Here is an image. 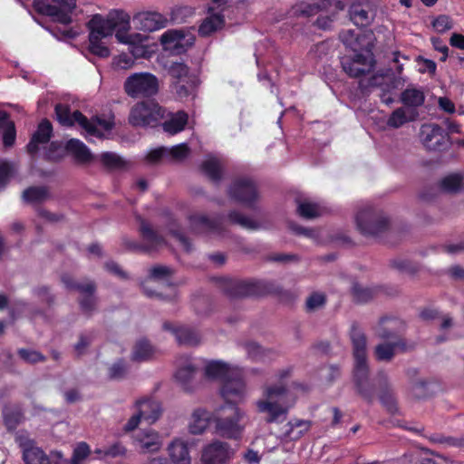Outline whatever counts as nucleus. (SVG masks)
Masks as SVG:
<instances>
[{"mask_svg":"<svg viewBox=\"0 0 464 464\" xmlns=\"http://www.w3.org/2000/svg\"><path fill=\"white\" fill-rule=\"evenodd\" d=\"M134 58L128 53H121L113 58L112 64L115 69L128 70L134 65Z\"/></svg>","mask_w":464,"mask_h":464,"instance_id":"55","label":"nucleus"},{"mask_svg":"<svg viewBox=\"0 0 464 464\" xmlns=\"http://www.w3.org/2000/svg\"><path fill=\"white\" fill-rule=\"evenodd\" d=\"M167 452L173 464H191L188 445L183 439H173L167 447Z\"/></svg>","mask_w":464,"mask_h":464,"instance_id":"21","label":"nucleus"},{"mask_svg":"<svg viewBox=\"0 0 464 464\" xmlns=\"http://www.w3.org/2000/svg\"><path fill=\"white\" fill-rule=\"evenodd\" d=\"M92 340V334H82L78 343L74 345V349L78 354L83 353L85 348L91 343Z\"/></svg>","mask_w":464,"mask_h":464,"instance_id":"64","label":"nucleus"},{"mask_svg":"<svg viewBox=\"0 0 464 464\" xmlns=\"http://www.w3.org/2000/svg\"><path fill=\"white\" fill-rule=\"evenodd\" d=\"M134 444L141 453L158 452L163 445L160 433L152 429H143L134 435Z\"/></svg>","mask_w":464,"mask_h":464,"instance_id":"18","label":"nucleus"},{"mask_svg":"<svg viewBox=\"0 0 464 464\" xmlns=\"http://www.w3.org/2000/svg\"><path fill=\"white\" fill-rule=\"evenodd\" d=\"M169 72L175 79V82L196 78L195 75L189 73L188 67L183 63H173L169 69Z\"/></svg>","mask_w":464,"mask_h":464,"instance_id":"47","label":"nucleus"},{"mask_svg":"<svg viewBox=\"0 0 464 464\" xmlns=\"http://www.w3.org/2000/svg\"><path fill=\"white\" fill-rule=\"evenodd\" d=\"M184 35L176 30H168L160 37V43L165 48L176 47L179 44Z\"/></svg>","mask_w":464,"mask_h":464,"instance_id":"50","label":"nucleus"},{"mask_svg":"<svg viewBox=\"0 0 464 464\" xmlns=\"http://www.w3.org/2000/svg\"><path fill=\"white\" fill-rule=\"evenodd\" d=\"M225 24L224 15L219 13H213V9H208V16L202 21L198 28V34L201 36H208L211 34L221 29Z\"/></svg>","mask_w":464,"mask_h":464,"instance_id":"27","label":"nucleus"},{"mask_svg":"<svg viewBox=\"0 0 464 464\" xmlns=\"http://www.w3.org/2000/svg\"><path fill=\"white\" fill-rule=\"evenodd\" d=\"M420 137L422 144L430 150H442L448 146V134L438 124H423Z\"/></svg>","mask_w":464,"mask_h":464,"instance_id":"15","label":"nucleus"},{"mask_svg":"<svg viewBox=\"0 0 464 464\" xmlns=\"http://www.w3.org/2000/svg\"><path fill=\"white\" fill-rule=\"evenodd\" d=\"M312 422L304 420H295L287 423L285 437L291 440H296L304 436L310 429Z\"/></svg>","mask_w":464,"mask_h":464,"instance_id":"37","label":"nucleus"},{"mask_svg":"<svg viewBox=\"0 0 464 464\" xmlns=\"http://www.w3.org/2000/svg\"><path fill=\"white\" fill-rule=\"evenodd\" d=\"M191 228L198 233H208L221 236L223 233L224 218L218 217L214 219L205 215L196 214L189 217Z\"/></svg>","mask_w":464,"mask_h":464,"instance_id":"19","label":"nucleus"},{"mask_svg":"<svg viewBox=\"0 0 464 464\" xmlns=\"http://www.w3.org/2000/svg\"><path fill=\"white\" fill-rule=\"evenodd\" d=\"M352 293L357 303H367L373 298L374 291L368 287H363L358 283H354L352 287Z\"/></svg>","mask_w":464,"mask_h":464,"instance_id":"49","label":"nucleus"},{"mask_svg":"<svg viewBox=\"0 0 464 464\" xmlns=\"http://www.w3.org/2000/svg\"><path fill=\"white\" fill-rule=\"evenodd\" d=\"M45 187H30L23 192V198L28 203H40L48 198Z\"/></svg>","mask_w":464,"mask_h":464,"instance_id":"45","label":"nucleus"},{"mask_svg":"<svg viewBox=\"0 0 464 464\" xmlns=\"http://www.w3.org/2000/svg\"><path fill=\"white\" fill-rule=\"evenodd\" d=\"M37 13L50 16L54 22L69 24L77 7L76 0H34Z\"/></svg>","mask_w":464,"mask_h":464,"instance_id":"9","label":"nucleus"},{"mask_svg":"<svg viewBox=\"0 0 464 464\" xmlns=\"http://www.w3.org/2000/svg\"><path fill=\"white\" fill-rule=\"evenodd\" d=\"M65 148L80 162H88L92 159V155L86 145L77 139L68 140Z\"/></svg>","mask_w":464,"mask_h":464,"instance_id":"34","label":"nucleus"},{"mask_svg":"<svg viewBox=\"0 0 464 464\" xmlns=\"http://www.w3.org/2000/svg\"><path fill=\"white\" fill-rule=\"evenodd\" d=\"M18 354L26 362L36 363L45 361V357L39 352L29 349H19Z\"/></svg>","mask_w":464,"mask_h":464,"instance_id":"56","label":"nucleus"},{"mask_svg":"<svg viewBox=\"0 0 464 464\" xmlns=\"http://www.w3.org/2000/svg\"><path fill=\"white\" fill-rule=\"evenodd\" d=\"M189 153V149L186 143H180L171 148H167L168 158L174 160H182Z\"/></svg>","mask_w":464,"mask_h":464,"instance_id":"52","label":"nucleus"},{"mask_svg":"<svg viewBox=\"0 0 464 464\" xmlns=\"http://www.w3.org/2000/svg\"><path fill=\"white\" fill-rule=\"evenodd\" d=\"M15 128L14 122H8L3 133V143L5 147H11L15 141Z\"/></svg>","mask_w":464,"mask_h":464,"instance_id":"59","label":"nucleus"},{"mask_svg":"<svg viewBox=\"0 0 464 464\" xmlns=\"http://www.w3.org/2000/svg\"><path fill=\"white\" fill-rule=\"evenodd\" d=\"M325 297L323 294L314 293L306 300L307 310H314L324 305Z\"/></svg>","mask_w":464,"mask_h":464,"instance_id":"60","label":"nucleus"},{"mask_svg":"<svg viewBox=\"0 0 464 464\" xmlns=\"http://www.w3.org/2000/svg\"><path fill=\"white\" fill-rule=\"evenodd\" d=\"M90 447L86 442H80L73 450L71 464H81L90 454Z\"/></svg>","mask_w":464,"mask_h":464,"instance_id":"54","label":"nucleus"},{"mask_svg":"<svg viewBox=\"0 0 464 464\" xmlns=\"http://www.w3.org/2000/svg\"><path fill=\"white\" fill-rule=\"evenodd\" d=\"M229 195L235 200L249 207H252L258 198L256 184L246 178L236 179L229 188Z\"/></svg>","mask_w":464,"mask_h":464,"instance_id":"17","label":"nucleus"},{"mask_svg":"<svg viewBox=\"0 0 464 464\" xmlns=\"http://www.w3.org/2000/svg\"><path fill=\"white\" fill-rule=\"evenodd\" d=\"M53 127L49 121L44 120L38 125L37 130L34 133L30 142L27 145V150L30 154H34L40 144H46L52 136Z\"/></svg>","mask_w":464,"mask_h":464,"instance_id":"24","label":"nucleus"},{"mask_svg":"<svg viewBox=\"0 0 464 464\" xmlns=\"http://www.w3.org/2000/svg\"><path fill=\"white\" fill-rule=\"evenodd\" d=\"M354 358L353 381L358 393L367 401L373 399L374 389L369 382V367L367 363L366 336L356 325L353 324L350 332Z\"/></svg>","mask_w":464,"mask_h":464,"instance_id":"4","label":"nucleus"},{"mask_svg":"<svg viewBox=\"0 0 464 464\" xmlns=\"http://www.w3.org/2000/svg\"><path fill=\"white\" fill-rule=\"evenodd\" d=\"M197 86V78L187 79L186 81H179L173 82V89L179 98H186L191 95Z\"/></svg>","mask_w":464,"mask_h":464,"instance_id":"46","label":"nucleus"},{"mask_svg":"<svg viewBox=\"0 0 464 464\" xmlns=\"http://www.w3.org/2000/svg\"><path fill=\"white\" fill-rule=\"evenodd\" d=\"M381 401L386 407L389 412L394 413L397 411L396 401L392 394H382L381 396Z\"/></svg>","mask_w":464,"mask_h":464,"instance_id":"63","label":"nucleus"},{"mask_svg":"<svg viewBox=\"0 0 464 464\" xmlns=\"http://www.w3.org/2000/svg\"><path fill=\"white\" fill-rule=\"evenodd\" d=\"M125 11L111 9L106 15L101 14H92L86 23L88 34V52L100 58H107L111 51L102 42V39L117 34L121 26L126 24L124 20Z\"/></svg>","mask_w":464,"mask_h":464,"instance_id":"1","label":"nucleus"},{"mask_svg":"<svg viewBox=\"0 0 464 464\" xmlns=\"http://www.w3.org/2000/svg\"><path fill=\"white\" fill-rule=\"evenodd\" d=\"M127 372V363L123 360H119L109 368L108 374L110 379L119 380L123 378Z\"/></svg>","mask_w":464,"mask_h":464,"instance_id":"53","label":"nucleus"},{"mask_svg":"<svg viewBox=\"0 0 464 464\" xmlns=\"http://www.w3.org/2000/svg\"><path fill=\"white\" fill-rule=\"evenodd\" d=\"M163 158H168L166 147H160V148L152 150L147 155V160L150 163H157Z\"/></svg>","mask_w":464,"mask_h":464,"instance_id":"61","label":"nucleus"},{"mask_svg":"<svg viewBox=\"0 0 464 464\" xmlns=\"http://www.w3.org/2000/svg\"><path fill=\"white\" fill-rule=\"evenodd\" d=\"M215 412H210L203 408L195 409L188 423V430L193 435L203 434L211 421L214 422Z\"/></svg>","mask_w":464,"mask_h":464,"instance_id":"22","label":"nucleus"},{"mask_svg":"<svg viewBox=\"0 0 464 464\" xmlns=\"http://www.w3.org/2000/svg\"><path fill=\"white\" fill-rule=\"evenodd\" d=\"M133 22L137 29L154 32L165 28L168 19L158 12H141L134 15Z\"/></svg>","mask_w":464,"mask_h":464,"instance_id":"20","label":"nucleus"},{"mask_svg":"<svg viewBox=\"0 0 464 464\" xmlns=\"http://www.w3.org/2000/svg\"><path fill=\"white\" fill-rule=\"evenodd\" d=\"M441 188L449 193H456L464 187V175L456 173L447 176L441 180Z\"/></svg>","mask_w":464,"mask_h":464,"instance_id":"43","label":"nucleus"},{"mask_svg":"<svg viewBox=\"0 0 464 464\" xmlns=\"http://www.w3.org/2000/svg\"><path fill=\"white\" fill-rule=\"evenodd\" d=\"M372 44L370 41L367 42V46L364 50L354 52L353 57H343L341 64L343 70L351 77H360L370 72L374 66V58L372 52Z\"/></svg>","mask_w":464,"mask_h":464,"instance_id":"11","label":"nucleus"},{"mask_svg":"<svg viewBox=\"0 0 464 464\" xmlns=\"http://www.w3.org/2000/svg\"><path fill=\"white\" fill-rule=\"evenodd\" d=\"M343 9L341 1L313 0L311 2H301L292 8L295 15L314 16L319 14L316 19V25L324 30L330 28L338 11Z\"/></svg>","mask_w":464,"mask_h":464,"instance_id":"6","label":"nucleus"},{"mask_svg":"<svg viewBox=\"0 0 464 464\" xmlns=\"http://www.w3.org/2000/svg\"><path fill=\"white\" fill-rule=\"evenodd\" d=\"M23 448V459L25 464H50L48 456L42 449L34 446L33 441L28 440Z\"/></svg>","mask_w":464,"mask_h":464,"instance_id":"29","label":"nucleus"},{"mask_svg":"<svg viewBox=\"0 0 464 464\" xmlns=\"http://www.w3.org/2000/svg\"><path fill=\"white\" fill-rule=\"evenodd\" d=\"M154 352V348L147 340H140L133 347L131 359L136 362H144L150 359Z\"/></svg>","mask_w":464,"mask_h":464,"instance_id":"40","label":"nucleus"},{"mask_svg":"<svg viewBox=\"0 0 464 464\" xmlns=\"http://www.w3.org/2000/svg\"><path fill=\"white\" fill-rule=\"evenodd\" d=\"M236 454L231 445L220 440H213L201 451L202 464H230Z\"/></svg>","mask_w":464,"mask_h":464,"instance_id":"13","label":"nucleus"},{"mask_svg":"<svg viewBox=\"0 0 464 464\" xmlns=\"http://www.w3.org/2000/svg\"><path fill=\"white\" fill-rule=\"evenodd\" d=\"M163 328L171 332L179 344L196 345L199 343L198 334L188 327H174L170 323H164Z\"/></svg>","mask_w":464,"mask_h":464,"instance_id":"25","label":"nucleus"},{"mask_svg":"<svg viewBox=\"0 0 464 464\" xmlns=\"http://www.w3.org/2000/svg\"><path fill=\"white\" fill-rule=\"evenodd\" d=\"M164 109L153 101L138 102L132 107L129 121L133 126H153L164 116Z\"/></svg>","mask_w":464,"mask_h":464,"instance_id":"12","label":"nucleus"},{"mask_svg":"<svg viewBox=\"0 0 464 464\" xmlns=\"http://www.w3.org/2000/svg\"><path fill=\"white\" fill-rule=\"evenodd\" d=\"M205 376L222 382L221 396L227 402H240L246 396V383L241 368L223 361H209L205 365Z\"/></svg>","mask_w":464,"mask_h":464,"instance_id":"2","label":"nucleus"},{"mask_svg":"<svg viewBox=\"0 0 464 464\" xmlns=\"http://www.w3.org/2000/svg\"><path fill=\"white\" fill-rule=\"evenodd\" d=\"M203 172L214 182H218L222 178V167L218 159L209 157L201 165Z\"/></svg>","mask_w":464,"mask_h":464,"instance_id":"38","label":"nucleus"},{"mask_svg":"<svg viewBox=\"0 0 464 464\" xmlns=\"http://www.w3.org/2000/svg\"><path fill=\"white\" fill-rule=\"evenodd\" d=\"M62 282L67 289L76 290L82 295L80 300V305L83 312L90 313L94 310L96 306V298L94 296L96 285L92 281L87 280L82 283H75L69 275H63Z\"/></svg>","mask_w":464,"mask_h":464,"instance_id":"14","label":"nucleus"},{"mask_svg":"<svg viewBox=\"0 0 464 464\" xmlns=\"http://www.w3.org/2000/svg\"><path fill=\"white\" fill-rule=\"evenodd\" d=\"M291 372V367L281 370L278 372L280 383L266 386L263 391L264 399L256 402L259 412L268 413L267 422H276L281 416L285 417L295 401V396L282 382L290 376Z\"/></svg>","mask_w":464,"mask_h":464,"instance_id":"3","label":"nucleus"},{"mask_svg":"<svg viewBox=\"0 0 464 464\" xmlns=\"http://www.w3.org/2000/svg\"><path fill=\"white\" fill-rule=\"evenodd\" d=\"M102 163L110 169H121L124 167V160L113 152H104L101 155Z\"/></svg>","mask_w":464,"mask_h":464,"instance_id":"51","label":"nucleus"},{"mask_svg":"<svg viewBox=\"0 0 464 464\" xmlns=\"http://www.w3.org/2000/svg\"><path fill=\"white\" fill-rule=\"evenodd\" d=\"M229 403L232 404L228 408L229 413L225 412V406H221L215 411V433L222 438L240 440L246 428L242 422L246 413L236 405L237 402Z\"/></svg>","mask_w":464,"mask_h":464,"instance_id":"7","label":"nucleus"},{"mask_svg":"<svg viewBox=\"0 0 464 464\" xmlns=\"http://www.w3.org/2000/svg\"><path fill=\"white\" fill-rule=\"evenodd\" d=\"M356 226L364 236H378L387 230L389 221L382 211L366 204L355 217Z\"/></svg>","mask_w":464,"mask_h":464,"instance_id":"8","label":"nucleus"},{"mask_svg":"<svg viewBox=\"0 0 464 464\" xmlns=\"http://www.w3.org/2000/svg\"><path fill=\"white\" fill-rule=\"evenodd\" d=\"M350 16L351 20L357 26H366L372 19L369 11L362 5H353L350 9Z\"/></svg>","mask_w":464,"mask_h":464,"instance_id":"42","label":"nucleus"},{"mask_svg":"<svg viewBox=\"0 0 464 464\" xmlns=\"http://www.w3.org/2000/svg\"><path fill=\"white\" fill-rule=\"evenodd\" d=\"M124 20L126 21V24L121 25L120 30H117V34H115V38L117 41L121 44L128 45L142 44L147 39V37L139 33L130 34V16L126 12Z\"/></svg>","mask_w":464,"mask_h":464,"instance_id":"26","label":"nucleus"},{"mask_svg":"<svg viewBox=\"0 0 464 464\" xmlns=\"http://www.w3.org/2000/svg\"><path fill=\"white\" fill-rule=\"evenodd\" d=\"M339 37L343 44L353 52L364 50L367 46V43L363 44V42L366 40L368 35L365 34H355L352 29L342 31Z\"/></svg>","mask_w":464,"mask_h":464,"instance_id":"31","label":"nucleus"},{"mask_svg":"<svg viewBox=\"0 0 464 464\" xmlns=\"http://www.w3.org/2000/svg\"><path fill=\"white\" fill-rule=\"evenodd\" d=\"M195 374L196 368L190 361L186 360L184 365L179 364L175 378L185 390L188 391L192 388Z\"/></svg>","mask_w":464,"mask_h":464,"instance_id":"33","label":"nucleus"},{"mask_svg":"<svg viewBox=\"0 0 464 464\" xmlns=\"http://www.w3.org/2000/svg\"><path fill=\"white\" fill-rule=\"evenodd\" d=\"M401 101L407 108H416L423 104L425 95L420 89L409 87L401 92Z\"/></svg>","mask_w":464,"mask_h":464,"instance_id":"35","label":"nucleus"},{"mask_svg":"<svg viewBox=\"0 0 464 464\" xmlns=\"http://www.w3.org/2000/svg\"><path fill=\"white\" fill-rule=\"evenodd\" d=\"M141 236L145 241V246L140 249L145 252L156 250L165 244L164 239L158 236L150 227V224L144 220L140 221V227Z\"/></svg>","mask_w":464,"mask_h":464,"instance_id":"28","label":"nucleus"},{"mask_svg":"<svg viewBox=\"0 0 464 464\" xmlns=\"http://www.w3.org/2000/svg\"><path fill=\"white\" fill-rule=\"evenodd\" d=\"M220 287L231 298L256 295L260 293L258 283L230 278H221Z\"/></svg>","mask_w":464,"mask_h":464,"instance_id":"16","label":"nucleus"},{"mask_svg":"<svg viewBox=\"0 0 464 464\" xmlns=\"http://www.w3.org/2000/svg\"><path fill=\"white\" fill-rule=\"evenodd\" d=\"M417 117V112L410 108L401 107L392 111L387 120L389 127L398 129L407 122L413 121Z\"/></svg>","mask_w":464,"mask_h":464,"instance_id":"30","label":"nucleus"},{"mask_svg":"<svg viewBox=\"0 0 464 464\" xmlns=\"http://www.w3.org/2000/svg\"><path fill=\"white\" fill-rule=\"evenodd\" d=\"M228 220L248 230H257L261 227L258 222L237 211L230 212L228 214Z\"/></svg>","mask_w":464,"mask_h":464,"instance_id":"44","label":"nucleus"},{"mask_svg":"<svg viewBox=\"0 0 464 464\" xmlns=\"http://www.w3.org/2000/svg\"><path fill=\"white\" fill-rule=\"evenodd\" d=\"M135 408L142 419L150 424L156 422L162 411L160 403L150 398H142L137 401Z\"/></svg>","mask_w":464,"mask_h":464,"instance_id":"23","label":"nucleus"},{"mask_svg":"<svg viewBox=\"0 0 464 464\" xmlns=\"http://www.w3.org/2000/svg\"><path fill=\"white\" fill-rule=\"evenodd\" d=\"M401 323L390 317H383L380 320L379 325L376 328V334L381 339H393L396 337Z\"/></svg>","mask_w":464,"mask_h":464,"instance_id":"32","label":"nucleus"},{"mask_svg":"<svg viewBox=\"0 0 464 464\" xmlns=\"http://www.w3.org/2000/svg\"><path fill=\"white\" fill-rule=\"evenodd\" d=\"M432 26L438 33H444L452 27V21L448 15H440L432 22Z\"/></svg>","mask_w":464,"mask_h":464,"instance_id":"58","label":"nucleus"},{"mask_svg":"<svg viewBox=\"0 0 464 464\" xmlns=\"http://www.w3.org/2000/svg\"><path fill=\"white\" fill-rule=\"evenodd\" d=\"M322 208L316 203L306 199L297 201V213L304 218L311 219L317 218L322 215Z\"/></svg>","mask_w":464,"mask_h":464,"instance_id":"41","label":"nucleus"},{"mask_svg":"<svg viewBox=\"0 0 464 464\" xmlns=\"http://www.w3.org/2000/svg\"><path fill=\"white\" fill-rule=\"evenodd\" d=\"M398 343H381L375 347L374 353L378 361H390L394 356L395 348Z\"/></svg>","mask_w":464,"mask_h":464,"instance_id":"48","label":"nucleus"},{"mask_svg":"<svg viewBox=\"0 0 464 464\" xmlns=\"http://www.w3.org/2000/svg\"><path fill=\"white\" fill-rule=\"evenodd\" d=\"M188 122V114L184 111H178L163 123L164 131L173 135L184 130Z\"/></svg>","mask_w":464,"mask_h":464,"instance_id":"36","label":"nucleus"},{"mask_svg":"<svg viewBox=\"0 0 464 464\" xmlns=\"http://www.w3.org/2000/svg\"><path fill=\"white\" fill-rule=\"evenodd\" d=\"M247 355L253 360H259L263 357L265 351L256 343L246 345Z\"/></svg>","mask_w":464,"mask_h":464,"instance_id":"62","label":"nucleus"},{"mask_svg":"<svg viewBox=\"0 0 464 464\" xmlns=\"http://www.w3.org/2000/svg\"><path fill=\"white\" fill-rule=\"evenodd\" d=\"M430 440L436 443L447 444L455 447H464V437H443L440 435H434L430 438Z\"/></svg>","mask_w":464,"mask_h":464,"instance_id":"57","label":"nucleus"},{"mask_svg":"<svg viewBox=\"0 0 464 464\" xmlns=\"http://www.w3.org/2000/svg\"><path fill=\"white\" fill-rule=\"evenodd\" d=\"M55 114L57 121L63 126L71 127L79 124L85 131L86 138L91 140V137L103 138L105 133L110 132L114 121L112 117L96 116L88 120L82 112L75 111L72 113L66 104L59 103L55 106Z\"/></svg>","mask_w":464,"mask_h":464,"instance_id":"5","label":"nucleus"},{"mask_svg":"<svg viewBox=\"0 0 464 464\" xmlns=\"http://www.w3.org/2000/svg\"><path fill=\"white\" fill-rule=\"evenodd\" d=\"M123 88L131 98L150 97L158 92L159 82L150 72H134L126 78Z\"/></svg>","mask_w":464,"mask_h":464,"instance_id":"10","label":"nucleus"},{"mask_svg":"<svg viewBox=\"0 0 464 464\" xmlns=\"http://www.w3.org/2000/svg\"><path fill=\"white\" fill-rule=\"evenodd\" d=\"M3 416L8 430H14L23 420V411L18 406H5L3 410Z\"/></svg>","mask_w":464,"mask_h":464,"instance_id":"39","label":"nucleus"}]
</instances>
